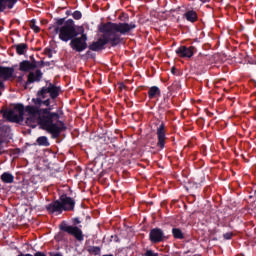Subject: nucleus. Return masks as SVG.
<instances>
[{"label": "nucleus", "instance_id": "cd10ccee", "mask_svg": "<svg viewBox=\"0 0 256 256\" xmlns=\"http://www.w3.org/2000/svg\"><path fill=\"white\" fill-rule=\"evenodd\" d=\"M18 256H33V255H31V254H23V253H21V254H19Z\"/></svg>", "mask_w": 256, "mask_h": 256}, {"label": "nucleus", "instance_id": "412c9836", "mask_svg": "<svg viewBox=\"0 0 256 256\" xmlns=\"http://www.w3.org/2000/svg\"><path fill=\"white\" fill-rule=\"evenodd\" d=\"M30 27L31 29L35 32V33H39L40 29L39 26H37V24H35V20H32L30 22Z\"/></svg>", "mask_w": 256, "mask_h": 256}, {"label": "nucleus", "instance_id": "4468645a", "mask_svg": "<svg viewBox=\"0 0 256 256\" xmlns=\"http://www.w3.org/2000/svg\"><path fill=\"white\" fill-rule=\"evenodd\" d=\"M160 93L159 87L153 86L149 89L148 95L150 99H155V97H159Z\"/></svg>", "mask_w": 256, "mask_h": 256}, {"label": "nucleus", "instance_id": "f8f14e48", "mask_svg": "<svg viewBox=\"0 0 256 256\" xmlns=\"http://www.w3.org/2000/svg\"><path fill=\"white\" fill-rule=\"evenodd\" d=\"M41 77H43V73L37 70L36 72H30L28 75V82L35 83V81H41Z\"/></svg>", "mask_w": 256, "mask_h": 256}, {"label": "nucleus", "instance_id": "7ed1b4c3", "mask_svg": "<svg viewBox=\"0 0 256 256\" xmlns=\"http://www.w3.org/2000/svg\"><path fill=\"white\" fill-rule=\"evenodd\" d=\"M3 117L12 123H21L25 119L26 124H28L29 127H37V125H41L40 122H36L34 125L27 122V107L23 106V104H16L9 110L4 111Z\"/></svg>", "mask_w": 256, "mask_h": 256}, {"label": "nucleus", "instance_id": "0eeeda50", "mask_svg": "<svg viewBox=\"0 0 256 256\" xmlns=\"http://www.w3.org/2000/svg\"><path fill=\"white\" fill-rule=\"evenodd\" d=\"M62 231H66L70 235L76 237L78 241H83V231L75 226H61Z\"/></svg>", "mask_w": 256, "mask_h": 256}, {"label": "nucleus", "instance_id": "5701e85b", "mask_svg": "<svg viewBox=\"0 0 256 256\" xmlns=\"http://www.w3.org/2000/svg\"><path fill=\"white\" fill-rule=\"evenodd\" d=\"M146 256H158V255H157V253H154L153 251L148 250V251L146 252Z\"/></svg>", "mask_w": 256, "mask_h": 256}, {"label": "nucleus", "instance_id": "6e6552de", "mask_svg": "<svg viewBox=\"0 0 256 256\" xmlns=\"http://www.w3.org/2000/svg\"><path fill=\"white\" fill-rule=\"evenodd\" d=\"M150 241L152 243H161L163 241V231L159 228L150 231Z\"/></svg>", "mask_w": 256, "mask_h": 256}, {"label": "nucleus", "instance_id": "b1692460", "mask_svg": "<svg viewBox=\"0 0 256 256\" xmlns=\"http://www.w3.org/2000/svg\"><path fill=\"white\" fill-rule=\"evenodd\" d=\"M224 237L226 239H231V237H233V234L232 233H226V234H224Z\"/></svg>", "mask_w": 256, "mask_h": 256}, {"label": "nucleus", "instance_id": "dca6fc26", "mask_svg": "<svg viewBox=\"0 0 256 256\" xmlns=\"http://www.w3.org/2000/svg\"><path fill=\"white\" fill-rule=\"evenodd\" d=\"M185 17H186L187 21H190L191 23H195V21H197V12H195V11H188L185 14Z\"/></svg>", "mask_w": 256, "mask_h": 256}, {"label": "nucleus", "instance_id": "9d476101", "mask_svg": "<svg viewBox=\"0 0 256 256\" xmlns=\"http://www.w3.org/2000/svg\"><path fill=\"white\" fill-rule=\"evenodd\" d=\"M158 147L163 149L165 147V124H161L157 129Z\"/></svg>", "mask_w": 256, "mask_h": 256}, {"label": "nucleus", "instance_id": "393cba45", "mask_svg": "<svg viewBox=\"0 0 256 256\" xmlns=\"http://www.w3.org/2000/svg\"><path fill=\"white\" fill-rule=\"evenodd\" d=\"M3 89H5V85L3 84V82L0 81V95Z\"/></svg>", "mask_w": 256, "mask_h": 256}, {"label": "nucleus", "instance_id": "39448f33", "mask_svg": "<svg viewBox=\"0 0 256 256\" xmlns=\"http://www.w3.org/2000/svg\"><path fill=\"white\" fill-rule=\"evenodd\" d=\"M75 208V201L65 195L60 197V201L49 204L46 209L49 213H61L62 211H72Z\"/></svg>", "mask_w": 256, "mask_h": 256}, {"label": "nucleus", "instance_id": "ddd939ff", "mask_svg": "<svg viewBox=\"0 0 256 256\" xmlns=\"http://www.w3.org/2000/svg\"><path fill=\"white\" fill-rule=\"evenodd\" d=\"M15 4L11 0H0V11H5V9H13Z\"/></svg>", "mask_w": 256, "mask_h": 256}, {"label": "nucleus", "instance_id": "f257e3e1", "mask_svg": "<svg viewBox=\"0 0 256 256\" xmlns=\"http://www.w3.org/2000/svg\"><path fill=\"white\" fill-rule=\"evenodd\" d=\"M59 95V88L50 85L47 88H42L38 92V97L33 98L32 102L34 106H26L27 113V123L29 125H35V123H40V127L51 133V135H59L63 129H65V124L61 121V116L57 112H51L52 107L51 97L55 99Z\"/></svg>", "mask_w": 256, "mask_h": 256}, {"label": "nucleus", "instance_id": "423d86ee", "mask_svg": "<svg viewBox=\"0 0 256 256\" xmlns=\"http://www.w3.org/2000/svg\"><path fill=\"white\" fill-rule=\"evenodd\" d=\"M77 33L81 35V37L72 39L70 47L74 49V51L81 53V51H85L87 48V34H85V28H83V26L77 27Z\"/></svg>", "mask_w": 256, "mask_h": 256}, {"label": "nucleus", "instance_id": "20e7f679", "mask_svg": "<svg viewBox=\"0 0 256 256\" xmlns=\"http://www.w3.org/2000/svg\"><path fill=\"white\" fill-rule=\"evenodd\" d=\"M57 23L58 26L55 27L54 31L55 34L59 36L61 41L67 43V41H71L73 37H77V35H79V33H77V28H75V24H73V21H68L63 24V20H59Z\"/></svg>", "mask_w": 256, "mask_h": 256}, {"label": "nucleus", "instance_id": "a878e982", "mask_svg": "<svg viewBox=\"0 0 256 256\" xmlns=\"http://www.w3.org/2000/svg\"><path fill=\"white\" fill-rule=\"evenodd\" d=\"M50 256H63V255H61L59 253H50Z\"/></svg>", "mask_w": 256, "mask_h": 256}, {"label": "nucleus", "instance_id": "bb28decb", "mask_svg": "<svg viewBox=\"0 0 256 256\" xmlns=\"http://www.w3.org/2000/svg\"><path fill=\"white\" fill-rule=\"evenodd\" d=\"M74 223H75V225H77V224L81 223V221H79L77 218H75Z\"/></svg>", "mask_w": 256, "mask_h": 256}, {"label": "nucleus", "instance_id": "4be33fe9", "mask_svg": "<svg viewBox=\"0 0 256 256\" xmlns=\"http://www.w3.org/2000/svg\"><path fill=\"white\" fill-rule=\"evenodd\" d=\"M72 17H73L74 19L79 20V19H81L82 14H81V12H79V11H75V12L72 14Z\"/></svg>", "mask_w": 256, "mask_h": 256}, {"label": "nucleus", "instance_id": "f3484780", "mask_svg": "<svg viewBox=\"0 0 256 256\" xmlns=\"http://www.w3.org/2000/svg\"><path fill=\"white\" fill-rule=\"evenodd\" d=\"M36 141L42 147H49V139L46 136H40Z\"/></svg>", "mask_w": 256, "mask_h": 256}, {"label": "nucleus", "instance_id": "1a4fd4ad", "mask_svg": "<svg viewBox=\"0 0 256 256\" xmlns=\"http://www.w3.org/2000/svg\"><path fill=\"white\" fill-rule=\"evenodd\" d=\"M14 70L13 68L0 67V81H7V79H11L13 77Z\"/></svg>", "mask_w": 256, "mask_h": 256}, {"label": "nucleus", "instance_id": "9b49d317", "mask_svg": "<svg viewBox=\"0 0 256 256\" xmlns=\"http://www.w3.org/2000/svg\"><path fill=\"white\" fill-rule=\"evenodd\" d=\"M176 53L179 57H188V59H191L193 57V48L181 46L176 50Z\"/></svg>", "mask_w": 256, "mask_h": 256}, {"label": "nucleus", "instance_id": "a211bd4d", "mask_svg": "<svg viewBox=\"0 0 256 256\" xmlns=\"http://www.w3.org/2000/svg\"><path fill=\"white\" fill-rule=\"evenodd\" d=\"M1 179L4 183H13L15 178L10 173L5 172L1 175Z\"/></svg>", "mask_w": 256, "mask_h": 256}, {"label": "nucleus", "instance_id": "f03ea898", "mask_svg": "<svg viewBox=\"0 0 256 256\" xmlns=\"http://www.w3.org/2000/svg\"><path fill=\"white\" fill-rule=\"evenodd\" d=\"M134 23H107L104 24L100 31L103 33V38H100L97 42H94L90 49L91 51H101L106 43L112 45H119L121 43V35H127L130 31L135 29Z\"/></svg>", "mask_w": 256, "mask_h": 256}, {"label": "nucleus", "instance_id": "2eb2a0df", "mask_svg": "<svg viewBox=\"0 0 256 256\" xmlns=\"http://www.w3.org/2000/svg\"><path fill=\"white\" fill-rule=\"evenodd\" d=\"M35 65L29 61H23L20 63V71H31Z\"/></svg>", "mask_w": 256, "mask_h": 256}, {"label": "nucleus", "instance_id": "c85d7f7f", "mask_svg": "<svg viewBox=\"0 0 256 256\" xmlns=\"http://www.w3.org/2000/svg\"><path fill=\"white\" fill-rule=\"evenodd\" d=\"M202 3H207L209 0H200Z\"/></svg>", "mask_w": 256, "mask_h": 256}, {"label": "nucleus", "instance_id": "aec40b11", "mask_svg": "<svg viewBox=\"0 0 256 256\" xmlns=\"http://www.w3.org/2000/svg\"><path fill=\"white\" fill-rule=\"evenodd\" d=\"M172 233H173V236H174L176 239H183V232H181L180 229L174 228V229L172 230Z\"/></svg>", "mask_w": 256, "mask_h": 256}, {"label": "nucleus", "instance_id": "6ab92c4d", "mask_svg": "<svg viewBox=\"0 0 256 256\" xmlns=\"http://www.w3.org/2000/svg\"><path fill=\"white\" fill-rule=\"evenodd\" d=\"M16 51L18 55H23L27 51V44H18L16 45Z\"/></svg>", "mask_w": 256, "mask_h": 256}]
</instances>
